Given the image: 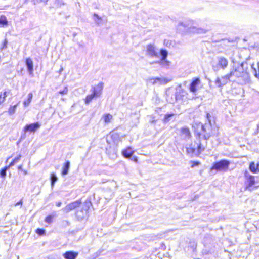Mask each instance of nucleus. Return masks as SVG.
Instances as JSON below:
<instances>
[{"mask_svg": "<svg viewBox=\"0 0 259 259\" xmlns=\"http://www.w3.org/2000/svg\"><path fill=\"white\" fill-rule=\"evenodd\" d=\"M248 64L247 62H242L237 66H233L229 73L233 82L243 85L250 81V75L248 70Z\"/></svg>", "mask_w": 259, "mask_h": 259, "instance_id": "nucleus-1", "label": "nucleus"}, {"mask_svg": "<svg viewBox=\"0 0 259 259\" xmlns=\"http://www.w3.org/2000/svg\"><path fill=\"white\" fill-rule=\"evenodd\" d=\"M211 116L209 113L206 114V118L208 121V124H201L202 133L198 134V142L196 143V154L198 155L204 150L207 145L206 140L212 135L211 128Z\"/></svg>", "mask_w": 259, "mask_h": 259, "instance_id": "nucleus-2", "label": "nucleus"}, {"mask_svg": "<svg viewBox=\"0 0 259 259\" xmlns=\"http://www.w3.org/2000/svg\"><path fill=\"white\" fill-rule=\"evenodd\" d=\"M230 161L226 159H222L213 163L211 169L217 171H227L230 165Z\"/></svg>", "mask_w": 259, "mask_h": 259, "instance_id": "nucleus-3", "label": "nucleus"}, {"mask_svg": "<svg viewBox=\"0 0 259 259\" xmlns=\"http://www.w3.org/2000/svg\"><path fill=\"white\" fill-rule=\"evenodd\" d=\"M160 55L161 57L160 60L155 63L159 64L163 67H168L170 65V62L166 60L168 55L167 51L165 49H161L160 50Z\"/></svg>", "mask_w": 259, "mask_h": 259, "instance_id": "nucleus-4", "label": "nucleus"}, {"mask_svg": "<svg viewBox=\"0 0 259 259\" xmlns=\"http://www.w3.org/2000/svg\"><path fill=\"white\" fill-rule=\"evenodd\" d=\"M91 204L90 202H85L84 206L81 209L76 211V215L79 221L82 220L87 216L88 210Z\"/></svg>", "mask_w": 259, "mask_h": 259, "instance_id": "nucleus-5", "label": "nucleus"}, {"mask_svg": "<svg viewBox=\"0 0 259 259\" xmlns=\"http://www.w3.org/2000/svg\"><path fill=\"white\" fill-rule=\"evenodd\" d=\"M228 65V61L226 58L222 56L218 57L217 66H213V68L214 71L218 70L219 67L222 69H225L227 68Z\"/></svg>", "mask_w": 259, "mask_h": 259, "instance_id": "nucleus-6", "label": "nucleus"}, {"mask_svg": "<svg viewBox=\"0 0 259 259\" xmlns=\"http://www.w3.org/2000/svg\"><path fill=\"white\" fill-rule=\"evenodd\" d=\"M146 55L152 58H159L160 53L153 45L149 44L146 46Z\"/></svg>", "mask_w": 259, "mask_h": 259, "instance_id": "nucleus-7", "label": "nucleus"}, {"mask_svg": "<svg viewBox=\"0 0 259 259\" xmlns=\"http://www.w3.org/2000/svg\"><path fill=\"white\" fill-rule=\"evenodd\" d=\"M228 81L233 82L230 73L222 76L221 78L218 77L215 80L214 83L218 87H221L226 84Z\"/></svg>", "mask_w": 259, "mask_h": 259, "instance_id": "nucleus-8", "label": "nucleus"}, {"mask_svg": "<svg viewBox=\"0 0 259 259\" xmlns=\"http://www.w3.org/2000/svg\"><path fill=\"white\" fill-rule=\"evenodd\" d=\"M244 177L246 179L245 182L246 189H249L255 184V177L251 175L247 171H245Z\"/></svg>", "mask_w": 259, "mask_h": 259, "instance_id": "nucleus-9", "label": "nucleus"}, {"mask_svg": "<svg viewBox=\"0 0 259 259\" xmlns=\"http://www.w3.org/2000/svg\"><path fill=\"white\" fill-rule=\"evenodd\" d=\"M180 25L184 26V27L185 28H186V29L187 30H188L189 31H190L191 32L197 33H205L207 31V30L205 29L201 28H197L195 26L189 27L187 26H186V24L183 22L180 23Z\"/></svg>", "mask_w": 259, "mask_h": 259, "instance_id": "nucleus-10", "label": "nucleus"}, {"mask_svg": "<svg viewBox=\"0 0 259 259\" xmlns=\"http://www.w3.org/2000/svg\"><path fill=\"white\" fill-rule=\"evenodd\" d=\"M150 82L153 85L158 84L159 85L166 84L171 81L170 79L165 77H156L155 78H151L149 79Z\"/></svg>", "mask_w": 259, "mask_h": 259, "instance_id": "nucleus-11", "label": "nucleus"}, {"mask_svg": "<svg viewBox=\"0 0 259 259\" xmlns=\"http://www.w3.org/2000/svg\"><path fill=\"white\" fill-rule=\"evenodd\" d=\"M40 127V124L39 122L26 124L24 128L25 132H30L34 133Z\"/></svg>", "mask_w": 259, "mask_h": 259, "instance_id": "nucleus-12", "label": "nucleus"}, {"mask_svg": "<svg viewBox=\"0 0 259 259\" xmlns=\"http://www.w3.org/2000/svg\"><path fill=\"white\" fill-rule=\"evenodd\" d=\"M103 87V83L100 82L97 85L92 87L91 91L97 97H99L102 94Z\"/></svg>", "mask_w": 259, "mask_h": 259, "instance_id": "nucleus-13", "label": "nucleus"}, {"mask_svg": "<svg viewBox=\"0 0 259 259\" xmlns=\"http://www.w3.org/2000/svg\"><path fill=\"white\" fill-rule=\"evenodd\" d=\"M81 201L79 200L74 201L67 205L66 207L64 208V210L66 212H68L70 211H72L75 209V208L78 207L81 204Z\"/></svg>", "mask_w": 259, "mask_h": 259, "instance_id": "nucleus-14", "label": "nucleus"}, {"mask_svg": "<svg viewBox=\"0 0 259 259\" xmlns=\"http://www.w3.org/2000/svg\"><path fill=\"white\" fill-rule=\"evenodd\" d=\"M200 83V80L199 78H194L189 86L190 91L193 94H195L197 90V87Z\"/></svg>", "mask_w": 259, "mask_h": 259, "instance_id": "nucleus-15", "label": "nucleus"}, {"mask_svg": "<svg viewBox=\"0 0 259 259\" xmlns=\"http://www.w3.org/2000/svg\"><path fill=\"white\" fill-rule=\"evenodd\" d=\"M186 94L185 91L183 89L181 85L176 89V91L175 94V101H177L182 99V97H184Z\"/></svg>", "mask_w": 259, "mask_h": 259, "instance_id": "nucleus-16", "label": "nucleus"}, {"mask_svg": "<svg viewBox=\"0 0 259 259\" xmlns=\"http://www.w3.org/2000/svg\"><path fill=\"white\" fill-rule=\"evenodd\" d=\"M25 64L29 75L33 74V62L32 60L30 58H26L25 60Z\"/></svg>", "mask_w": 259, "mask_h": 259, "instance_id": "nucleus-17", "label": "nucleus"}, {"mask_svg": "<svg viewBox=\"0 0 259 259\" xmlns=\"http://www.w3.org/2000/svg\"><path fill=\"white\" fill-rule=\"evenodd\" d=\"M78 253L73 251H66L63 254V256L65 259H76Z\"/></svg>", "mask_w": 259, "mask_h": 259, "instance_id": "nucleus-18", "label": "nucleus"}, {"mask_svg": "<svg viewBox=\"0 0 259 259\" xmlns=\"http://www.w3.org/2000/svg\"><path fill=\"white\" fill-rule=\"evenodd\" d=\"M181 136L184 139H189L191 136V133L188 127H184L181 129Z\"/></svg>", "mask_w": 259, "mask_h": 259, "instance_id": "nucleus-19", "label": "nucleus"}, {"mask_svg": "<svg viewBox=\"0 0 259 259\" xmlns=\"http://www.w3.org/2000/svg\"><path fill=\"white\" fill-rule=\"evenodd\" d=\"M106 153L109 155L111 159H114L117 157L116 151L114 148L110 146L106 148Z\"/></svg>", "mask_w": 259, "mask_h": 259, "instance_id": "nucleus-20", "label": "nucleus"}, {"mask_svg": "<svg viewBox=\"0 0 259 259\" xmlns=\"http://www.w3.org/2000/svg\"><path fill=\"white\" fill-rule=\"evenodd\" d=\"M134 152V151L132 149L131 147H128L126 149H124L122 151V154L124 157L130 158L132 157Z\"/></svg>", "mask_w": 259, "mask_h": 259, "instance_id": "nucleus-21", "label": "nucleus"}, {"mask_svg": "<svg viewBox=\"0 0 259 259\" xmlns=\"http://www.w3.org/2000/svg\"><path fill=\"white\" fill-rule=\"evenodd\" d=\"M196 148L195 145L193 146L192 145H190L189 147L186 148V151L187 154L193 155H198V154H196Z\"/></svg>", "mask_w": 259, "mask_h": 259, "instance_id": "nucleus-22", "label": "nucleus"}, {"mask_svg": "<svg viewBox=\"0 0 259 259\" xmlns=\"http://www.w3.org/2000/svg\"><path fill=\"white\" fill-rule=\"evenodd\" d=\"M249 169L253 173L259 172V163L255 164L254 162H251L249 165Z\"/></svg>", "mask_w": 259, "mask_h": 259, "instance_id": "nucleus-23", "label": "nucleus"}, {"mask_svg": "<svg viewBox=\"0 0 259 259\" xmlns=\"http://www.w3.org/2000/svg\"><path fill=\"white\" fill-rule=\"evenodd\" d=\"M70 166V163L69 161H67L62 168V175L65 176L68 174Z\"/></svg>", "mask_w": 259, "mask_h": 259, "instance_id": "nucleus-24", "label": "nucleus"}, {"mask_svg": "<svg viewBox=\"0 0 259 259\" xmlns=\"http://www.w3.org/2000/svg\"><path fill=\"white\" fill-rule=\"evenodd\" d=\"M256 66L257 68V70L255 67L254 64H252L250 65V69L252 70V72L254 75V76L259 79V61L258 62Z\"/></svg>", "mask_w": 259, "mask_h": 259, "instance_id": "nucleus-25", "label": "nucleus"}, {"mask_svg": "<svg viewBox=\"0 0 259 259\" xmlns=\"http://www.w3.org/2000/svg\"><path fill=\"white\" fill-rule=\"evenodd\" d=\"M32 97H33L32 93H29L27 96V99L24 101V102H23V104L25 107H27V106H29V105L30 104V103H31V102L32 101Z\"/></svg>", "mask_w": 259, "mask_h": 259, "instance_id": "nucleus-26", "label": "nucleus"}, {"mask_svg": "<svg viewBox=\"0 0 259 259\" xmlns=\"http://www.w3.org/2000/svg\"><path fill=\"white\" fill-rule=\"evenodd\" d=\"M8 21L7 18L4 15H1L0 16V26H4L7 25Z\"/></svg>", "mask_w": 259, "mask_h": 259, "instance_id": "nucleus-27", "label": "nucleus"}, {"mask_svg": "<svg viewBox=\"0 0 259 259\" xmlns=\"http://www.w3.org/2000/svg\"><path fill=\"white\" fill-rule=\"evenodd\" d=\"M95 98L97 97L93 93L87 96L85 100V104H89L92 101V100Z\"/></svg>", "mask_w": 259, "mask_h": 259, "instance_id": "nucleus-28", "label": "nucleus"}, {"mask_svg": "<svg viewBox=\"0 0 259 259\" xmlns=\"http://www.w3.org/2000/svg\"><path fill=\"white\" fill-rule=\"evenodd\" d=\"M10 93V91L5 90L3 92H1L0 94V97L1 100H3V102L5 100L6 98L7 97L8 95Z\"/></svg>", "mask_w": 259, "mask_h": 259, "instance_id": "nucleus-29", "label": "nucleus"}, {"mask_svg": "<svg viewBox=\"0 0 259 259\" xmlns=\"http://www.w3.org/2000/svg\"><path fill=\"white\" fill-rule=\"evenodd\" d=\"M58 180V178L56 175L54 173H52L51 175V186L53 187L55 183V182Z\"/></svg>", "mask_w": 259, "mask_h": 259, "instance_id": "nucleus-30", "label": "nucleus"}, {"mask_svg": "<svg viewBox=\"0 0 259 259\" xmlns=\"http://www.w3.org/2000/svg\"><path fill=\"white\" fill-rule=\"evenodd\" d=\"M18 104H17L14 106H11L8 110V113L10 115H13L15 113L16 108L18 106Z\"/></svg>", "mask_w": 259, "mask_h": 259, "instance_id": "nucleus-31", "label": "nucleus"}, {"mask_svg": "<svg viewBox=\"0 0 259 259\" xmlns=\"http://www.w3.org/2000/svg\"><path fill=\"white\" fill-rule=\"evenodd\" d=\"M104 122L106 123H108L110 122L111 120L112 119V116L110 114H107L104 115L103 117Z\"/></svg>", "mask_w": 259, "mask_h": 259, "instance_id": "nucleus-32", "label": "nucleus"}, {"mask_svg": "<svg viewBox=\"0 0 259 259\" xmlns=\"http://www.w3.org/2000/svg\"><path fill=\"white\" fill-rule=\"evenodd\" d=\"M174 116V114H167L165 115L164 118V122L167 123L168 122L171 118Z\"/></svg>", "mask_w": 259, "mask_h": 259, "instance_id": "nucleus-33", "label": "nucleus"}, {"mask_svg": "<svg viewBox=\"0 0 259 259\" xmlns=\"http://www.w3.org/2000/svg\"><path fill=\"white\" fill-rule=\"evenodd\" d=\"M8 168V167L6 166L3 168H2L0 171V175L3 178H4L6 176V171L7 169Z\"/></svg>", "mask_w": 259, "mask_h": 259, "instance_id": "nucleus-34", "label": "nucleus"}, {"mask_svg": "<svg viewBox=\"0 0 259 259\" xmlns=\"http://www.w3.org/2000/svg\"><path fill=\"white\" fill-rule=\"evenodd\" d=\"M53 217L52 215H48L45 218V222L48 224H51L52 222Z\"/></svg>", "mask_w": 259, "mask_h": 259, "instance_id": "nucleus-35", "label": "nucleus"}, {"mask_svg": "<svg viewBox=\"0 0 259 259\" xmlns=\"http://www.w3.org/2000/svg\"><path fill=\"white\" fill-rule=\"evenodd\" d=\"M36 232L39 235H43L45 234V230L38 228L36 230Z\"/></svg>", "mask_w": 259, "mask_h": 259, "instance_id": "nucleus-36", "label": "nucleus"}, {"mask_svg": "<svg viewBox=\"0 0 259 259\" xmlns=\"http://www.w3.org/2000/svg\"><path fill=\"white\" fill-rule=\"evenodd\" d=\"M68 88L67 87H66L64 88V89L63 90L60 91L59 92V93L60 94H62V95H66L68 93Z\"/></svg>", "mask_w": 259, "mask_h": 259, "instance_id": "nucleus-37", "label": "nucleus"}, {"mask_svg": "<svg viewBox=\"0 0 259 259\" xmlns=\"http://www.w3.org/2000/svg\"><path fill=\"white\" fill-rule=\"evenodd\" d=\"M111 136L112 139L114 141L119 138V136L116 133H113Z\"/></svg>", "mask_w": 259, "mask_h": 259, "instance_id": "nucleus-38", "label": "nucleus"}, {"mask_svg": "<svg viewBox=\"0 0 259 259\" xmlns=\"http://www.w3.org/2000/svg\"><path fill=\"white\" fill-rule=\"evenodd\" d=\"M21 157V156L20 155L18 157H15L13 160V163H17L20 159Z\"/></svg>", "mask_w": 259, "mask_h": 259, "instance_id": "nucleus-39", "label": "nucleus"}, {"mask_svg": "<svg viewBox=\"0 0 259 259\" xmlns=\"http://www.w3.org/2000/svg\"><path fill=\"white\" fill-rule=\"evenodd\" d=\"M7 43H8V41H7L6 39L5 40L3 44V46L2 47V49H5L7 48Z\"/></svg>", "mask_w": 259, "mask_h": 259, "instance_id": "nucleus-40", "label": "nucleus"}, {"mask_svg": "<svg viewBox=\"0 0 259 259\" xmlns=\"http://www.w3.org/2000/svg\"><path fill=\"white\" fill-rule=\"evenodd\" d=\"M22 204H23V201H22V199H21L15 204V206H17L20 205L21 206L22 205Z\"/></svg>", "mask_w": 259, "mask_h": 259, "instance_id": "nucleus-41", "label": "nucleus"}, {"mask_svg": "<svg viewBox=\"0 0 259 259\" xmlns=\"http://www.w3.org/2000/svg\"><path fill=\"white\" fill-rule=\"evenodd\" d=\"M199 164L198 162H193V164L191 165V167H194L195 166H198Z\"/></svg>", "mask_w": 259, "mask_h": 259, "instance_id": "nucleus-42", "label": "nucleus"}, {"mask_svg": "<svg viewBox=\"0 0 259 259\" xmlns=\"http://www.w3.org/2000/svg\"><path fill=\"white\" fill-rule=\"evenodd\" d=\"M63 225H64V226H69L70 225V223L68 221H64L63 222Z\"/></svg>", "mask_w": 259, "mask_h": 259, "instance_id": "nucleus-43", "label": "nucleus"}, {"mask_svg": "<svg viewBox=\"0 0 259 259\" xmlns=\"http://www.w3.org/2000/svg\"><path fill=\"white\" fill-rule=\"evenodd\" d=\"M62 204V202H60V201H58V202H57L56 203V205L57 206V207H60L61 205Z\"/></svg>", "mask_w": 259, "mask_h": 259, "instance_id": "nucleus-44", "label": "nucleus"}, {"mask_svg": "<svg viewBox=\"0 0 259 259\" xmlns=\"http://www.w3.org/2000/svg\"><path fill=\"white\" fill-rule=\"evenodd\" d=\"M15 164H16L15 163H13V161H12L9 164V166H8V168L10 167H11L12 166H13Z\"/></svg>", "mask_w": 259, "mask_h": 259, "instance_id": "nucleus-45", "label": "nucleus"}, {"mask_svg": "<svg viewBox=\"0 0 259 259\" xmlns=\"http://www.w3.org/2000/svg\"><path fill=\"white\" fill-rule=\"evenodd\" d=\"M94 16L95 17H96V18H97L98 19H100V17H99V16H98V15H97V14H95H95H94Z\"/></svg>", "mask_w": 259, "mask_h": 259, "instance_id": "nucleus-46", "label": "nucleus"}, {"mask_svg": "<svg viewBox=\"0 0 259 259\" xmlns=\"http://www.w3.org/2000/svg\"><path fill=\"white\" fill-rule=\"evenodd\" d=\"M21 167H22L21 166H20L19 167V169H21Z\"/></svg>", "mask_w": 259, "mask_h": 259, "instance_id": "nucleus-47", "label": "nucleus"}]
</instances>
